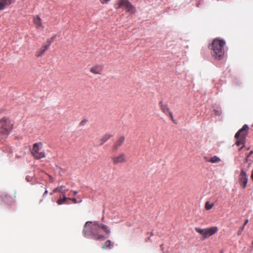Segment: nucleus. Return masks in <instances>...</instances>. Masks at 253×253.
I'll list each match as a JSON object with an SVG mask.
<instances>
[{
	"label": "nucleus",
	"mask_w": 253,
	"mask_h": 253,
	"mask_svg": "<svg viewBox=\"0 0 253 253\" xmlns=\"http://www.w3.org/2000/svg\"><path fill=\"white\" fill-rule=\"evenodd\" d=\"M72 192H73V195H76L78 193L76 191H72Z\"/></svg>",
	"instance_id": "nucleus-34"
},
{
	"label": "nucleus",
	"mask_w": 253,
	"mask_h": 253,
	"mask_svg": "<svg viewBox=\"0 0 253 253\" xmlns=\"http://www.w3.org/2000/svg\"><path fill=\"white\" fill-rule=\"evenodd\" d=\"M195 230L197 232L202 235L204 238H207L216 233L217 232L218 228L216 227H212L205 229H201L197 227L195 228Z\"/></svg>",
	"instance_id": "nucleus-6"
},
{
	"label": "nucleus",
	"mask_w": 253,
	"mask_h": 253,
	"mask_svg": "<svg viewBox=\"0 0 253 253\" xmlns=\"http://www.w3.org/2000/svg\"><path fill=\"white\" fill-rule=\"evenodd\" d=\"M13 127V123L8 117H4L0 119V140L7 137Z\"/></svg>",
	"instance_id": "nucleus-3"
},
{
	"label": "nucleus",
	"mask_w": 253,
	"mask_h": 253,
	"mask_svg": "<svg viewBox=\"0 0 253 253\" xmlns=\"http://www.w3.org/2000/svg\"><path fill=\"white\" fill-rule=\"evenodd\" d=\"M47 192H48L47 190H45V191H44L42 196L44 197L47 194Z\"/></svg>",
	"instance_id": "nucleus-32"
},
{
	"label": "nucleus",
	"mask_w": 253,
	"mask_h": 253,
	"mask_svg": "<svg viewBox=\"0 0 253 253\" xmlns=\"http://www.w3.org/2000/svg\"><path fill=\"white\" fill-rule=\"evenodd\" d=\"M49 48V44L43 45L42 47L39 49L35 53V56L37 57H40L42 55L44 52Z\"/></svg>",
	"instance_id": "nucleus-12"
},
{
	"label": "nucleus",
	"mask_w": 253,
	"mask_h": 253,
	"mask_svg": "<svg viewBox=\"0 0 253 253\" xmlns=\"http://www.w3.org/2000/svg\"><path fill=\"white\" fill-rule=\"evenodd\" d=\"M125 140V136H121L119 137L114 145V149L116 150H118L119 147L124 143Z\"/></svg>",
	"instance_id": "nucleus-13"
},
{
	"label": "nucleus",
	"mask_w": 253,
	"mask_h": 253,
	"mask_svg": "<svg viewBox=\"0 0 253 253\" xmlns=\"http://www.w3.org/2000/svg\"><path fill=\"white\" fill-rule=\"evenodd\" d=\"M161 249L163 250V244H162V245H161Z\"/></svg>",
	"instance_id": "nucleus-36"
},
{
	"label": "nucleus",
	"mask_w": 253,
	"mask_h": 253,
	"mask_svg": "<svg viewBox=\"0 0 253 253\" xmlns=\"http://www.w3.org/2000/svg\"><path fill=\"white\" fill-rule=\"evenodd\" d=\"M150 240H151L150 237H149L147 239L145 240V242H147L148 241Z\"/></svg>",
	"instance_id": "nucleus-35"
},
{
	"label": "nucleus",
	"mask_w": 253,
	"mask_h": 253,
	"mask_svg": "<svg viewBox=\"0 0 253 253\" xmlns=\"http://www.w3.org/2000/svg\"><path fill=\"white\" fill-rule=\"evenodd\" d=\"M68 200V198L66 197H64L62 198H60L57 201V203L58 205H62V204H67V203L66 202L67 200Z\"/></svg>",
	"instance_id": "nucleus-20"
},
{
	"label": "nucleus",
	"mask_w": 253,
	"mask_h": 253,
	"mask_svg": "<svg viewBox=\"0 0 253 253\" xmlns=\"http://www.w3.org/2000/svg\"><path fill=\"white\" fill-rule=\"evenodd\" d=\"M249 126L247 125H244L242 128L239 129L235 134V138H238L239 137L246 139L249 130Z\"/></svg>",
	"instance_id": "nucleus-7"
},
{
	"label": "nucleus",
	"mask_w": 253,
	"mask_h": 253,
	"mask_svg": "<svg viewBox=\"0 0 253 253\" xmlns=\"http://www.w3.org/2000/svg\"><path fill=\"white\" fill-rule=\"evenodd\" d=\"M150 234H151V236H153V232H151Z\"/></svg>",
	"instance_id": "nucleus-37"
},
{
	"label": "nucleus",
	"mask_w": 253,
	"mask_h": 253,
	"mask_svg": "<svg viewBox=\"0 0 253 253\" xmlns=\"http://www.w3.org/2000/svg\"><path fill=\"white\" fill-rule=\"evenodd\" d=\"M112 161L114 165L125 163L126 162V156L124 153L120 154L117 156L113 157Z\"/></svg>",
	"instance_id": "nucleus-9"
},
{
	"label": "nucleus",
	"mask_w": 253,
	"mask_h": 253,
	"mask_svg": "<svg viewBox=\"0 0 253 253\" xmlns=\"http://www.w3.org/2000/svg\"><path fill=\"white\" fill-rule=\"evenodd\" d=\"M14 1V0H0V10L4 9Z\"/></svg>",
	"instance_id": "nucleus-14"
},
{
	"label": "nucleus",
	"mask_w": 253,
	"mask_h": 253,
	"mask_svg": "<svg viewBox=\"0 0 253 253\" xmlns=\"http://www.w3.org/2000/svg\"><path fill=\"white\" fill-rule=\"evenodd\" d=\"M89 71L94 74H101L103 71V66L99 65H95L91 67Z\"/></svg>",
	"instance_id": "nucleus-11"
},
{
	"label": "nucleus",
	"mask_w": 253,
	"mask_h": 253,
	"mask_svg": "<svg viewBox=\"0 0 253 253\" xmlns=\"http://www.w3.org/2000/svg\"><path fill=\"white\" fill-rule=\"evenodd\" d=\"M159 105L162 111L166 115H168V113L170 111V110L167 105L163 104L162 101L159 102Z\"/></svg>",
	"instance_id": "nucleus-15"
},
{
	"label": "nucleus",
	"mask_w": 253,
	"mask_h": 253,
	"mask_svg": "<svg viewBox=\"0 0 253 253\" xmlns=\"http://www.w3.org/2000/svg\"><path fill=\"white\" fill-rule=\"evenodd\" d=\"M113 136L112 135L110 134H105L103 136L102 138L100 140L101 143L100 145H102L104 143H105L107 140H108L109 139H110L111 137Z\"/></svg>",
	"instance_id": "nucleus-17"
},
{
	"label": "nucleus",
	"mask_w": 253,
	"mask_h": 253,
	"mask_svg": "<svg viewBox=\"0 0 253 253\" xmlns=\"http://www.w3.org/2000/svg\"><path fill=\"white\" fill-rule=\"evenodd\" d=\"M42 143H36L33 144V148L31 150V152L34 158L37 160L43 158L45 157V153L41 151Z\"/></svg>",
	"instance_id": "nucleus-4"
},
{
	"label": "nucleus",
	"mask_w": 253,
	"mask_h": 253,
	"mask_svg": "<svg viewBox=\"0 0 253 253\" xmlns=\"http://www.w3.org/2000/svg\"><path fill=\"white\" fill-rule=\"evenodd\" d=\"M248 222H249V219H246L243 225H244V226H245Z\"/></svg>",
	"instance_id": "nucleus-31"
},
{
	"label": "nucleus",
	"mask_w": 253,
	"mask_h": 253,
	"mask_svg": "<svg viewBox=\"0 0 253 253\" xmlns=\"http://www.w3.org/2000/svg\"><path fill=\"white\" fill-rule=\"evenodd\" d=\"M67 190H62L60 193L62 194L63 197H66L65 194L66 193Z\"/></svg>",
	"instance_id": "nucleus-27"
},
{
	"label": "nucleus",
	"mask_w": 253,
	"mask_h": 253,
	"mask_svg": "<svg viewBox=\"0 0 253 253\" xmlns=\"http://www.w3.org/2000/svg\"><path fill=\"white\" fill-rule=\"evenodd\" d=\"M225 45V42L219 38H216L213 40L211 45L212 50L211 53L214 58L216 59L220 60L224 54V47Z\"/></svg>",
	"instance_id": "nucleus-2"
},
{
	"label": "nucleus",
	"mask_w": 253,
	"mask_h": 253,
	"mask_svg": "<svg viewBox=\"0 0 253 253\" xmlns=\"http://www.w3.org/2000/svg\"><path fill=\"white\" fill-rule=\"evenodd\" d=\"M114 7L116 9L121 7H125L126 11L131 14L134 13L135 12V7L131 5L128 0H118V3L115 4Z\"/></svg>",
	"instance_id": "nucleus-5"
},
{
	"label": "nucleus",
	"mask_w": 253,
	"mask_h": 253,
	"mask_svg": "<svg viewBox=\"0 0 253 253\" xmlns=\"http://www.w3.org/2000/svg\"><path fill=\"white\" fill-rule=\"evenodd\" d=\"M55 36L52 37L49 40L47 41L48 44H49V46H50V44L53 42Z\"/></svg>",
	"instance_id": "nucleus-25"
},
{
	"label": "nucleus",
	"mask_w": 253,
	"mask_h": 253,
	"mask_svg": "<svg viewBox=\"0 0 253 253\" xmlns=\"http://www.w3.org/2000/svg\"><path fill=\"white\" fill-rule=\"evenodd\" d=\"M244 228H245L244 225H243V226H242V227H241L239 229V230H238V233H237L238 235H241V233H242L243 231V230H244Z\"/></svg>",
	"instance_id": "nucleus-24"
},
{
	"label": "nucleus",
	"mask_w": 253,
	"mask_h": 253,
	"mask_svg": "<svg viewBox=\"0 0 253 253\" xmlns=\"http://www.w3.org/2000/svg\"><path fill=\"white\" fill-rule=\"evenodd\" d=\"M113 245L111 241L109 240H107L104 244L102 246V249H106L108 248L111 249L112 248Z\"/></svg>",
	"instance_id": "nucleus-19"
},
{
	"label": "nucleus",
	"mask_w": 253,
	"mask_h": 253,
	"mask_svg": "<svg viewBox=\"0 0 253 253\" xmlns=\"http://www.w3.org/2000/svg\"><path fill=\"white\" fill-rule=\"evenodd\" d=\"M235 138L237 140L236 142V144L237 146H240L241 145H243V146L241 148H240V149H239V150H242V149L244 147V143H245V139L241 138L240 137H239L238 138Z\"/></svg>",
	"instance_id": "nucleus-16"
},
{
	"label": "nucleus",
	"mask_w": 253,
	"mask_h": 253,
	"mask_svg": "<svg viewBox=\"0 0 253 253\" xmlns=\"http://www.w3.org/2000/svg\"><path fill=\"white\" fill-rule=\"evenodd\" d=\"M32 178H33V177L30 176H27L26 177V179L28 182H30V181H32Z\"/></svg>",
	"instance_id": "nucleus-26"
},
{
	"label": "nucleus",
	"mask_w": 253,
	"mask_h": 253,
	"mask_svg": "<svg viewBox=\"0 0 253 253\" xmlns=\"http://www.w3.org/2000/svg\"><path fill=\"white\" fill-rule=\"evenodd\" d=\"M110 0H100V2L102 3V4H105V3H107L109 1H110Z\"/></svg>",
	"instance_id": "nucleus-29"
},
{
	"label": "nucleus",
	"mask_w": 253,
	"mask_h": 253,
	"mask_svg": "<svg viewBox=\"0 0 253 253\" xmlns=\"http://www.w3.org/2000/svg\"><path fill=\"white\" fill-rule=\"evenodd\" d=\"M101 229L106 234H110V230L107 225L99 223L97 221H87L84 226L83 234L85 237L90 236L96 240H104L105 236L99 233Z\"/></svg>",
	"instance_id": "nucleus-1"
},
{
	"label": "nucleus",
	"mask_w": 253,
	"mask_h": 253,
	"mask_svg": "<svg viewBox=\"0 0 253 253\" xmlns=\"http://www.w3.org/2000/svg\"><path fill=\"white\" fill-rule=\"evenodd\" d=\"M65 186H63V185H61L60 186H59L58 187H56L52 191V192L50 193V195H52L53 194V193H56V192H60L61 191V190L63 189V188H64Z\"/></svg>",
	"instance_id": "nucleus-21"
},
{
	"label": "nucleus",
	"mask_w": 253,
	"mask_h": 253,
	"mask_svg": "<svg viewBox=\"0 0 253 253\" xmlns=\"http://www.w3.org/2000/svg\"><path fill=\"white\" fill-rule=\"evenodd\" d=\"M33 22L37 29H43L42 20L38 15L34 16L33 17Z\"/></svg>",
	"instance_id": "nucleus-10"
},
{
	"label": "nucleus",
	"mask_w": 253,
	"mask_h": 253,
	"mask_svg": "<svg viewBox=\"0 0 253 253\" xmlns=\"http://www.w3.org/2000/svg\"><path fill=\"white\" fill-rule=\"evenodd\" d=\"M239 182L242 188L243 189H245L246 187L248 182V177L246 172L243 169L241 170L239 175Z\"/></svg>",
	"instance_id": "nucleus-8"
},
{
	"label": "nucleus",
	"mask_w": 253,
	"mask_h": 253,
	"mask_svg": "<svg viewBox=\"0 0 253 253\" xmlns=\"http://www.w3.org/2000/svg\"><path fill=\"white\" fill-rule=\"evenodd\" d=\"M168 115H169V116L170 117L171 120L174 122V120H173V115H172V113L169 111L168 113Z\"/></svg>",
	"instance_id": "nucleus-28"
},
{
	"label": "nucleus",
	"mask_w": 253,
	"mask_h": 253,
	"mask_svg": "<svg viewBox=\"0 0 253 253\" xmlns=\"http://www.w3.org/2000/svg\"><path fill=\"white\" fill-rule=\"evenodd\" d=\"M213 204H210L209 202H207L205 204V209L207 210H210L213 207Z\"/></svg>",
	"instance_id": "nucleus-22"
},
{
	"label": "nucleus",
	"mask_w": 253,
	"mask_h": 253,
	"mask_svg": "<svg viewBox=\"0 0 253 253\" xmlns=\"http://www.w3.org/2000/svg\"><path fill=\"white\" fill-rule=\"evenodd\" d=\"M205 159L206 160V161L207 162H209L211 163H219L221 161L219 157H217L216 156H214L212 157L210 160L207 159L206 158H205Z\"/></svg>",
	"instance_id": "nucleus-18"
},
{
	"label": "nucleus",
	"mask_w": 253,
	"mask_h": 253,
	"mask_svg": "<svg viewBox=\"0 0 253 253\" xmlns=\"http://www.w3.org/2000/svg\"><path fill=\"white\" fill-rule=\"evenodd\" d=\"M253 154V151H251L250 152L249 154L247 155V158H246V161H247V159L251 155Z\"/></svg>",
	"instance_id": "nucleus-30"
},
{
	"label": "nucleus",
	"mask_w": 253,
	"mask_h": 253,
	"mask_svg": "<svg viewBox=\"0 0 253 253\" xmlns=\"http://www.w3.org/2000/svg\"><path fill=\"white\" fill-rule=\"evenodd\" d=\"M251 178L253 181V169L252 170Z\"/></svg>",
	"instance_id": "nucleus-33"
},
{
	"label": "nucleus",
	"mask_w": 253,
	"mask_h": 253,
	"mask_svg": "<svg viewBox=\"0 0 253 253\" xmlns=\"http://www.w3.org/2000/svg\"><path fill=\"white\" fill-rule=\"evenodd\" d=\"M68 200H71L74 204L81 203L82 201V200H80L79 201H77V199L74 198H68Z\"/></svg>",
	"instance_id": "nucleus-23"
}]
</instances>
